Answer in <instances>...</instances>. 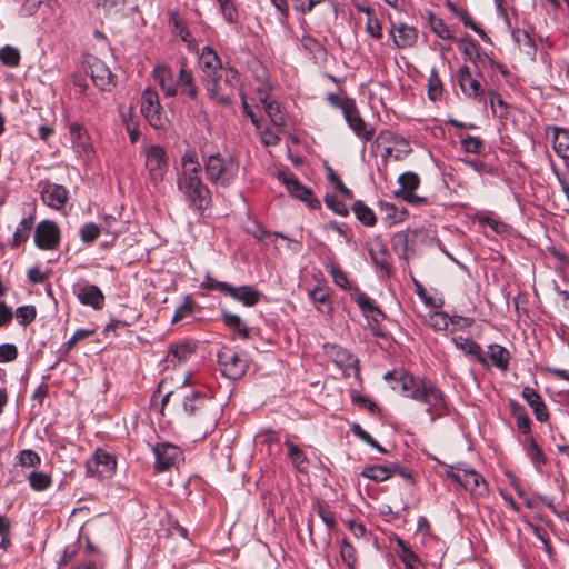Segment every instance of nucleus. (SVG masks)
<instances>
[{
	"label": "nucleus",
	"instance_id": "f257e3e1",
	"mask_svg": "<svg viewBox=\"0 0 569 569\" xmlns=\"http://www.w3.org/2000/svg\"><path fill=\"white\" fill-rule=\"evenodd\" d=\"M393 390H399L402 396L419 401L427 406L426 412L432 416L437 411L439 416L447 411V405L443 392L431 381L426 378H416L410 372L400 370L397 377V383L392 385Z\"/></svg>",
	"mask_w": 569,
	"mask_h": 569
},
{
	"label": "nucleus",
	"instance_id": "f03ea898",
	"mask_svg": "<svg viewBox=\"0 0 569 569\" xmlns=\"http://www.w3.org/2000/svg\"><path fill=\"white\" fill-rule=\"evenodd\" d=\"M177 184L189 208L193 211L202 213L211 206V191L202 181L200 173L192 172V170L180 172Z\"/></svg>",
	"mask_w": 569,
	"mask_h": 569
},
{
	"label": "nucleus",
	"instance_id": "7ed1b4c3",
	"mask_svg": "<svg viewBox=\"0 0 569 569\" xmlns=\"http://www.w3.org/2000/svg\"><path fill=\"white\" fill-rule=\"evenodd\" d=\"M209 99L228 106L231 103L234 91L239 83V73L231 67L226 66L213 76L201 80Z\"/></svg>",
	"mask_w": 569,
	"mask_h": 569
},
{
	"label": "nucleus",
	"instance_id": "20e7f679",
	"mask_svg": "<svg viewBox=\"0 0 569 569\" xmlns=\"http://www.w3.org/2000/svg\"><path fill=\"white\" fill-rule=\"evenodd\" d=\"M203 168L211 183L226 188L236 180L239 172V161L234 156L217 152L203 160Z\"/></svg>",
	"mask_w": 569,
	"mask_h": 569
},
{
	"label": "nucleus",
	"instance_id": "39448f33",
	"mask_svg": "<svg viewBox=\"0 0 569 569\" xmlns=\"http://www.w3.org/2000/svg\"><path fill=\"white\" fill-rule=\"evenodd\" d=\"M169 168V158L163 147L153 144L144 150V169L149 183L158 189Z\"/></svg>",
	"mask_w": 569,
	"mask_h": 569
},
{
	"label": "nucleus",
	"instance_id": "423d86ee",
	"mask_svg": "<svg viewBox=\"0 0 569 569\" xmlns=\"http://www.w3.org/2000/svg\"><path fill=\"white\" fill-rule=\"evenodd\" d=\"M140 111L148 123L157 130H167L170 121L160 104L159 94L152 88H146L141 94Z\"/></svg>",
	"mask_w": 569,
	"mask_h": 569
},
{
	"label": "nucleus",
	"instance_id": "0eeeda50",
	"mask_svg": "<svg viewBox=\"0 0 569 569\" xmlns=\"http://www.w3.org/2000/svg\"><path fill=\"white\" fill-rule=\"evenodd\" d=\"M182 407L189 416H199L201 419H208L212 426L216 425L214 402L207 393L190 390L183 396Z\"/></svg>",
	"mask_w": 569,
	"mask_h": 569
},
{
	"label": "nucleus",
	"instance_id": "6e6552de",
	"mask_svg": "<svg viewBox=\"0 0 569 569\" xmlns=\"http://www.w3.org/2000/svg\"><path fill=\"white\" fill-rule=\"evenodd\" d=\"M456 471H448L447 477L462 488L470 491L473 496L482 497L487 495L488 487L485 478L475 469L467 468L466 465H458Z\"/></svg>",
	"mask_w": 569,
	"mask_h": 569
},
{
	"label": "nucleus",
	"instance_id": "1a4fd4ad",
	"mask_svg": "<svg viewBox=\"0 0 569 569\" xmlns=\"http://www.w3.org/2000/svg\"><path fill=\"white\" fill-rule=\"evenodd\" d=\"M218 363L222 375L229 379H240L247 371L248 365L238 352L229 347H222L218 351Z\"/></svg>",
	"mask_w": 569,
	"mask_h": 569
},
{
	"label": "nucleus",
	"instance_id": "9d476101",
	"mask_svg": "<svg viewBox=\"0 0 569 569\" xmlns=\"http://www.w3.org/2000/svg\"><path fill=\"white\" fill-rule=\"evenodd\" d=\"M277 178L292 197L301 200L311 209L320 208V201L313 197L312 190L303 186L292 172L279 171Z\"/></svg>",
	"mask_w": 569,
	"mask_h": 569
},
{
	"label": "nucleus",
	"instance_id": "9b49d317",
	"mask_svg": "<svg viewBox=\"0 0 569 569\" xmlns=\"http://www.w3.org/2000/svg\"><path fill=\"white\" fill-rule=\"evenodd\" d=\"M343 118L357 138L363 142L370 141L373 138L375 127L363 120L356 103L345 108Z\"/></svg>",
	"mask_w": 569,
	"mask_h": 569
},
{
	"label": "nucleus",
	"instance_id": "f8f14e48",
	"mask_svg": "<svg viewBox=\"0 0 569 569\" xmlns=\"http://www.w3.org/2000/svg\"><path fill=\"white\" fill-rule=\"evenodd\" d=\"M60 242V229L54 221L43 220L34 230V244L41 250H54Z\"/></svg>",
	"mask_w": 569,
	"mask_h": 569
},
{
	"label": "nucleus",
	"instance_id": "ddd939ff",
	"mask_svg": "<svg viewBox=\"0 0 569 569\" xmlns=\"http://www.w3.org/2000/svg\"><path fill=\"white\" fill-rule=\"evenodd\" d=\"M72 292L83 306H89L94 310H101L104 306V295L96 284L79 281L72 286Z\"/></svg>",
	"mask_w": 569,
	"mask_h": 569
},
{
	"label": "nucleus",
	"instance_id": "4468645a",
	"mask_svg": "<svg viewBox=\"0 0 569 569\" xmlns=\"http://www.w3.org/2000/svg\"><path fill=\"white\" fill-rule=\"evenodd\" d=\"M116 458L102 449H97L93 456L87 460V475L91 477H110L116 468Z\"/></svg>",
	"mask_w": 569,
	"mask_h": 569
},
{
	"label": "nucleus",
	"instance_id": "2eb2a0df",
	"mask_svg": "<svg viewBox=\"0 0 569 569\" xmlns=\"http://www.w3.org/2000/svg\"><path fill=\"white\" fill-rule=\"evenodd\" d=\"M152 451L156 458L154 469L158 472L169 470L182 457L181 449L169 442L154 445Z\"/></svg>",
	"mask_w": 569,
	"mask_h": 569
},
{
	"label": "nucleus",
	"instance_id": "dca6fc26",
	"mask_svg": "<svg viewBox=\"0 0 569 569\" xmlns=\"http://www.w3.org/2000/svg\"><path fill=\"white\" fill-rule=\"evenodd\" d=\"M93 84L100 90H109L114 86V74L110 71L109 67L98 58H90L88 61V70Z\"/></svg>",
	"mask_w": 569,
	"mask_h": 569
},
{
	"label": "nucleus",
	"instance_id": "f3484780",
	"mask_svg": "<svg viewBox=\"0 0 569 569\" xmlns=\"http://www.w3.org/2000/svg\"><path fill=\"white\" fill-rule=\"evenodd\" d=\"M457 77L459 87L466 97L479 101L485 97L486 90L482 88L480 81L472 76L468 66H461Z\"/></svg>",
	"mask_w": 569,
	"mask_h": 569
},
{
	"label": "nucleus",
	"instance_id": "a211bd4d",
	"mask_svg": "<svg viewBox=\"0 0 569 569\" xmlns=\"http://www.w3.org/2000/svg\"><path fill=\"white\" fill-rule=\"evenodd\" d=\"M43 203L52 209L60 210L64 207L69 191L66 187L52 182H47L41 192Z\"/></svg>",
	"mask_w": 569,
	"mask_h": 569
},
{
	"label": "nucleus",
	"instance_id": "6ab92c4d",
	"mask_svg": "<svg viewBox=\"0 0 569 569\" xmlns=\"http://www.w3.org/2000/svg\"><path fill=\"white\" fill-rule=\"evenodd\" d=\"M199 66L201 70V80L209 78L226 68L218 53L210 46H204L201 49Z\"/></svg>",
	"mask_w": 569,
	"mask_h": 569
},
{
	"label": "nucleus",
	"instance_id": "aec40b11",
	"mask_svg": "<svg viewBox=\"0 0 569 569\" xmlns=\"http://www.w3.org/2000/svg\"><path fill=\"white\" fill-rule=\"evenodd\" d=\"M390 33L397 48H410L416 44L418 39V30L406 23H392Z\"/></svg>",
	"mask_w": 569,
	"mask_h": 569
},
{
	"label": "nucleus",
	"instance_id": "412c9836",
	"mask_svg": "<svg viewBox=\"0 0 569 569\" xmlns=\"http://www.w3.org/2000/svg\"><path fill=\"white\" fill-rule=\"evenodd\" d=\"M226 296L231 297L246 307H253L260 301L262 295L253 286L244 284L234 287L229 284Z\"/></svg>",
	"mask_w": 569,
	"mask_h": 569
},
{
	"label": "nucleus",
	"instance_id": "4be33fe9",
	"mask_svg": "<svg viewBox=\"0 0 569 569\" xmlns=\"http://www.w3.org/2000/svg\"><path fill=\"white\" fill-rule=\"evenodd\" d=\"M369 256L372 263L379 269L381 277L389 278L391 276V264L387 246L381 241H377L369 249Z\"/></svg>",
	"mask_w": 569,
	"mask_h": 569
},
{
	"label": "nucleus",
	"instance_id": "5701e85b",
	"mask_svg": "<svg viewBox=\"0 0 569 569\" xmlns=\"http://www.w3.org/2000/svg\"><path fill=\"white\" fill-rule=\"evenodd\" d=\"M522 398L532 409L538 421L545 422L549 419L548 408L541 396L531 387H525L521 392Z\"/></svg>",
	"mask_w": 569,
	"mask_h": 569
},
{
	"label": "nucleus",
	"instance_id": "b1692460",
	"mask_svg": "<svg viewBox=\"0 0 569 569\" xmlns=\"http://www.w3.org/2000/svg\"><path fill=\"white\" fill-rule=\"evenodd\" d=\"M153 77L160 84L166 97H174L177 94V81L172 69L166 64L156 66Z\"/></svg>",
	"mask_w": 569,
	"mask_h": 569
},
{
	"label": "nucleus",
	"instance_id": "393cba45",
	"mask_svg": "<svg viewBox=\"0 0 569 569\" xmlns=\"http://www.w3.org/2000/svg\"><path fill=\"white\" fill-rule=\"evenodd\" d=\"M326 349L332 361L340 368H353L357 371L359 370V359L348 349L337 345L326 346Z\"/></svg>",
	"mask_w": 569,
	"mask_h": 569
},
{
	"label": "nucleus",
	"instance_id": "a878e982",
	"mask_svg": "<svg viewBox=\"0 0 569 569\" xmlns=\"http://www.w3.org/2000/svg\"><path fill=\"white\" fill-rule=\"evenodd\" d=\"M70 139L77 151L89 153L91 151L90 137L86 128L77 122L69 126Z\"/></svg>",
	"mask_w": 569,
	"mask_h": 569
},
{
	"label": "nucleus",
	"instance_id": "bb28decb",
	"mask_svg": "<svg viewBox=\"0 0 569 569\" xmlns=\"http://www.w3.org/2000/svg\"><path fill=\"white\" fill-rule=\"evenodd\" d=\"M221 318L223 323L237 333L242 339H249L251 337V329L247 323L236 313H231L224 309L221 310Z\"/></svg>",
	"mask_w": 569,
	"mask_h": 569
},
{
	"label": "nucleus",
	"instance_id": "cd10ccee",
	"mask_svg": "<svg viewBox=\"0 0 569 569\" xmlns=\"http://www.w3.org/2000/svg\"><path fill=\"white\" fill-rule=\"evenodd\" d=\"M452 341L458 349L470 356H473L479 363L488 365L480 345L473 341L471 338L457 336L452 338Z\"/></svg>",
	"mask_w": 569,
	"mask_h": 569
},
{
	"label": "nucleus",
	"instance_id": "c85d7f7f",
	"mask_svg": "<svg viewBox=\"0 0 569 569\" xmlns=\"http://www.w3.org/2000/svg\"><path fill=\"white\" fill-rule=\"evenodd\" d=\"M309 298L312 300L318 311L330 313L332 305L330 301V289L323 286H316L309 291Z\"/></svg>",
	"mask_w": 569,
	"mask_h": 569
},
{
	"label": "nucleus",
	"instance_id": "c756f323",
	"mask_svg": "<svg viewBox=\"0 0 569 569\" xmlns=\"http://www.w3.org/2000/svg\"><path fill=\"white\" fill-rule=\"evenodd\" d=\"M459 49L475 64H485L488 54L481 52L480 46L472 39L462 38L459 40Z\"/></svg>",
	"mask_w": 569,
	"mask_h": 569
},
{
	"label": "nucleus",
	"instance_id": "7c9ffc66",
	"mask_svg": "<svg viewBox=\"0 0 569 569\" xmlns=\"http://www.w3.org/2000/svg\"><path fill=\"white\" fill-rule=\"evenodd\" d=\"M552 147L555 152L562 159L569 160V130L552 127Z\"/></svg>",
	"mask_w": 569,
	"mask_h": 569
},
{
	"label": "nucleus",
	"instance_id": "2f4dec72",
	"mask_svg": "<svg viewBox=\"0 0 569 569\" xmlns=\"http://www.w3.org/2000/svg\"><path fill=\"white\" fill-rule=\"evenodd\" d=\"M525 451L536 470L540 471L546 465L547 458L532 436L526 438Z\"/></svg>",
	"mask_w": 569,
	"mask_h": 569
},
{
	"label": "nucleus",
	"instance_id": "473e14b6",
	"mask_svg": "<svg viewBox=\"0 0 569 569\" xmlns=\"http://www.w3.org/2000/svg\"><path fill=\"white\" fill-rule=\"evenodd\" d=\"M488 357L492 366H495L497 369L502 371L508 369L510 353L505 347L497 343L489 345Z\"/></svg>",
	"mask_w": 569,
	"mask_h": 569
},
{
	"label": "nucleus",
	"instance_id": "72a5a7b5",
	"mask_svg": "<svg viewBox=\"0 0 569 569\" xmlns=\"http://www.w3.org/2000/svg\"><path fill=\"white\" fill-rule=\"evenodd\" d=\"M177 88H181V93L188 96L190 99L198 97V88L194 84L193 74L182 66L179 70V77L177 80Z\"/></svg>",
	"mask_w": 569,
	"mask_h": 569
},
{
	"label": "nucleus",
	"instance_id": "f704fd0d",
	"mask_svg": "<svg viewBox=\"0 0 569 569\" xmlns=\"http://www.w3.org/2000/svg\"><path fill=\"white\" fill-rule=\"evenodd\" d=\"M194 351V346L188 341L171 345L168 350V360L171 363H180L186 361Z\"/></svg>",
	"mask_w": 569,
	"mask_h": 569
},
{
	"label": "nucleus",
	"instance_id": "c9c22d12",
	"mask_svg": "<svg viewBox=\"0 0 569 569\" xmlns=\"http://www.w3.org/2000/svg\"><path fill=\"white\" fill-rule=\"evenodd\" d=\"M398 183L400 188L395 191V196L397 198H401L412 191H416L420 184V179L417 173L408 171L399 176Z\"/></svg>",
	"mask_w": 569,
	"mask_h": 569
},
{
	"label": "nucleus",
	"instance_id": "e433bc0d",
	"mask_svg": "<svg viewBox=\"0 0 569 569\" xmlns=\"http://www.w3.org/2000/svg\"><path fill=\"white\" fill-rule=\"evenodd\" d=\"M284 446L288 449V458L293 467L300 472H307L308 459L305 452L290 440H284Z\"/></svg>",
	"mask_w": 569,
	"mask_h": 569
},
{
	"label": "nucleus",
	"instance_id": "4c0bfd02",
	"mask_svg": "<svg viewBox=\"0 0 569 569\" xmlns=\"http://www.w3.org/2000/svg\"><path fill=\"white\" fill-rule=\"evenodd\" d=\"M395 541L399 548L397 551L398 557L402 561L405 569H416L415 563L420 562L419 557L401 538L397 537Z\"/></svg>",
	"mask_w": 569,
	"mask_h": 569
},
{
	"label": "nucleus",
	"instance_id": "58836bf2",
	"mask_svg": "<svg viewBox=\"0 0 569 569\" xmlns=\"http://www.w3.org/2000/svg\"><path fill=\"white\" fill-rule=\"evenodd\" d=\"M352 211L356 218L366 227L375 226L377 218L372 209H370L362 201L357 200L352 206Z\"/></svg>",
	"mask_w": 569,
	"mask_h": 569
},
{
	"label": "nucleus",
	"instance_id": "ea45409f",
	"mask_svg": "<svg viewBox=\"0 0 569 569\" xmlns=\"http://www.w3.org/2000/svg\"><path fill=\"white\" fill-rule=\"evenodd\" d=\"M261 102L272 124L276 127H283L286 124V120L279 104L276 101L270 100L269 97L261 98Z\"/></svg>",
	"mask_w": 569,
	"mask_h": 569
},
{
	"label": "nucleus",
	"instance_id": "a19ab883",
	"mask_svg": "<svg viewBox=\"0 0 569 569\" xmlns=\"http://www.w3.org/2000/svg\"><path fill=\"white\" fill-rule=\"evenodd\" d=\"M29 485L34 491H44L52 485V478L50 475L42 471H31L28 475Z\"/></svg>",
	"mask_w": 569,
	"mask_h": 569
},
{
	"label": "nucleus",
	"instance_id": "79ce46f5",
	"mask_svg": "<svg viewBox=\"0 0 569 569\" xmlns=\"http://www.w3.org/2000/svg\"><path fill=\"white\" fill-rule=\"evenodd\" d=\"M515 41L517 42L519 49L526 53L527 56L533 58L536 56L537 49L535 41L528 34L527 31L517 30L513 32Z\"/></svg>",
	"mask_w": 569,
	"mask_h": 569
},
{
	"label": "nucleus",
	"instance_id": "37998d69",
	"mask_svg": "<svg viewBox=\"0 0 569 569\" xmlns=\"http://www.w3.org/2000/svg\"><path fill=\"white\" fill-rule=\"evenodd\" d=\"M33 226V218L28 217L23 218L19 224L17 226L13 233V246L18 247L21 243L26 242L29 238L30 231Z\"/></svg>",
	"mask_w": 569,
	"mask_h": 569
},
{
	"label": "nucleus",
	"instance_id": "c03bdc74",
	"mask_svg": "<svg viewBox=\"0 0 569 569\" xmlns=\"http://www.w3.org/2000/svg\"><path fill=\"white\" fill-rule=\"evenodd\" d=\"M428 97L431 101H438L442 97V81L436 68H432L428 79Z\"/></svg>",
	"mask_w": 569,
	"mask_h": 569
},
{
	"label": "nucleus",
	"instance_id": "a18cd8bd",
	"mask_svg": "<svg viewBox=\"0 0 569 569\" xmlns=\"http://www.w3.org/2000/svg\"><path fill=\"white\" fill-rule=\"evenodd\" d=\"M361 477L376 482H382L390 479V468L385 466H370L361 471Z\"/></svg>",
	"mask_w": 569,
	"mask_h": 569
},
{
	"label": "nucleus",
	"instance_id": "49530a36",
	"mask_svg": "<svg viewBox=\"0 0 569 569\" xmlns=\"http://www.w3.org/2000/svg\"><path fill=\"white\" fill-rule=\"evenodd\" d=\"M16 460L17 465L23 468H38L41 465L40 456L31 449L19 451L16 456Z\"/></svg>",
	"mask_w": 569,
	"mask_h": 569
},
{
	"label": "nucleus",
	"instance_id": "de8ad7c7",
	"mask_svg": "<svg viewBox=\"0 0 569 569\" xmlns=\"http://www.w3.org/2000/svg\"><path fill=\"white\" fill-rule=\"evenodd\" d=\"M127 4V0H103L102 3L98 0L97 6L102 7L103 11L109 17H122Z\"/></svg>",
	"mask_w": 569,
	"mask_h": 569
},
{
	"label": "nucleus",
	"instance_id": "09e8293b",
	"mask_svg": "<svg viewBox=\"0 0 569 569\" xmlns=\"http://www.w3.org/2000/svg\"><path fill=\"white\" fill-rule=\"evenodd\" d=\"M429 27L433 33L441 39H452L453 36L449 30L448 26L441 18L436 17L433 13L429 14Z\"/></svg>",
	"mask_w": 569,
	"mask_h": 569
},
{
	"label": "nucleus",
	"instance_id": "8fccbe9b",
	"mask_svg": "<svg viewBox=\"0 0 569 569\" xmlns=\"http://www.w3.org/2000/svg\"><path fill=\"white\" fill-rule=\"evenodd\" d=\"M461 148L465 152L479 154L485 149V142L479 137L466 136L460 139Z\"/></svg>",
	"mask_w": 569,
	"mask_h": 569
},
{
	"label": "nucleus",
	"instance_id": "3c124183",
	"mask_svg": "<svg viewBox=\"0 0 569 569\" xmlns=\"http://www.w3.org/2000/svg\"><path fill=\"white\" fill-rule=\"evenodd\" d=\"M392 248L399 258H407L409 250V232H397L392 238Z\"/></svg>",
	"mask_w": 569,
	"mask_h": 569
},
{
	"label": "nucleus",
	"instance_id": "603ef678",
	"mask_svg": "<svg viewBox=\"0 0 569 569\" xmlns=\"http://www.w3.org/2000/svg\"><path fill=\"white\" fill-rule=\"evenodd\" d=\"M340 556L348 568H355L357 563L356 548L347 538H343L340 543Z\"/></svg>",
	"mask_w": 569,
	"mask_h": 569
},
{
	"label": "nucleus",
	"instance_id": "864d4df0",
	"mask_svg": "<svg viewBox=\"0 0 569 569\" xmlns=\"http://www.w3.org/2000/svg\"><path fill=\"white\" fill-rule=\"evenodd\" d=\"M351 431L357 438L361 439L363 442H366L370 447L377 449L379 452H381V453L387 452V450L383 447H381L379 445V442L375 438L371 437L370 433H368L365 429H362L360 425L353 423L351 427Z\"/></svg>",
	"mask_w": 569,
	"mask_h": 569
},
{
	"label": "nucleus",
	"instance_id": "5fc2aeb1",
	"mask_svg": "<svg viewBox=\"0 0 569 569\" xmlns=\"http://www.w3.org/2000/svg\"><path fill=\"white\" fill-rule=\"evenodd\" d=\"M0 61L8 67H16L20 62V52L17 48L4 46L0 50Z\"/></svg>",
	"mask_w": 569,
	"mask_h": 569
},
{
	"label": "nucleus",
	"instance_id": "6e6d98bb",
	"mask_svg": "<svg viewBox=\"0 0 569 569\" xmlns=\"http://www.w3.org/2000/svg\"><path fill=\"white\" fill-rule=\"evenodd\" d=\"M219 3L220 11L228 23L238 22V10L233 0H216Z\"/></svg>",
	"mask_w": 569,
	"mask_h": 569
},
{
	"label": "nucleus",
	"instance_id": "4d7b16f0",
	"mask_svg": "<svg viewBox=\"0 0 569 569\" xmlns=\"http://www.w3.org/2000/svg\"><path fill=\"white\" fill-rule=\"evenodd\" d=\"M100 236V228L93 222H87L80 228V239L83 243L91 244Z\"/></svg>",
	"mask_w": 569,
	"mask_h": 569
},
{
	"label": "nucleus",
	"instance_id": "13d9d810",
	"mask_svg": "<svg viewBox=\"0 0 569 569\" xmlns=\"http://www.w3.org/2000/svg\"><path fill=\"white\" fill-rule=\"evenodd\" d=\"M351 299L358 305L360 310L367 315L376 306V302L367 296L365 292L360 291L358 288L351 293Z\"/></svg>",
	"mask_w": 569,
	"mask_h": 569
},
{
	"label": "nucleus",
	"instance_id": "bf43d9fd",
	"mask_svg": "<svg viewBox=\"0 0 569 569\" xmlns=\"http://www.w3.org/2000/svg\"><path fill=\"white\" fill-rule=\"evenodd\" d=\"M317 512L329 529L336 527V516L331 508L325 502H318Z\"/></svg>",
	"mask_w": 569,
	"mask_h": 569
},
{
	"label": "nucleus",
	"instance_id": "052dcab7",
	"mask_svg": "<svg viewBox=\"0 0 569 569\" xmlns=\"http://www.w3.org/2000/svg\"><path fill=\"white\" fill-rule=\"evenodd\" d=\"M193 300L190 297L184 298V302L177 307L173 316H172V322H179L182 319L189 317L193 312Z\"/></svg>",
	"mask_w": 569,
	"mask_h": 569
},
{
	"label": "nucleus",
	"instance_id": "680f3d73",
	"mask_svg": "<svg viewBox=\"0 0 569 569\" xmlns=\"http://www.w3.org/2000/svg\"><path fill=\"white\" fill-rule=\"evenodd\" d=\"M37 316V310L33 306H22L17 308L16 317L20 325H29L31 323Z\"/></svg>",
	"mask_w": 569,
	"mask_h": 569
},
{
	"label": "nucleus",
	"instance_id": "e2e57ef3",
	"mask_svg": "<svg viewBox=\"0 0 569 569\" xmlns=\"http://www.w3.org/2000/svg\"><path fill=\"white\" fill-rule=\"evenodd\" d=\"M428 323L432 329L442 331L448 328L449 318L445 312L435 311L429 316Z\"/></svg>",
	"mask_w": 569,
	"mask_h": 569
},
{
	"label": "nucleus",
	"instance_id": "0e129e2a",
	"mask_svg": "<svg viewBox=\"0 0 569 569\" xmlns=\"http://www.w3.org/2000/svg\"><path fill=\"white\" fill-rule=\"evenodd\" d=\"M182 171L192 170V172L200 173L201 164L198 161L196 152L188 151L181 157Z\"/></svg>",
	"mask_w": 569,
	"mask_h": 569
},
{
	"label": "nucleus",
	"instance_id": "69168bd1",
	"mask_svg": "<svg viewBox=\"0 0 569 569\" xmlns=\"http://www.w3.org/2000/svg\"><path fill=\"white\" fill-rule=\"evenodd\" d=\"M486 93L489 97V104L492 110V113L493 114L497 113L496 107H498L500 109L499 116L500 117L505 116L507 113L508 107H507V103L505 102V100L501 98V96L493 90H489Z\"/></svg>",
	"mask_w": 569,
	"mask_h": 569
},
{
	"label": "nucleus",
	"instance_id": "338daca9",
	"mask_svg": "<svg viewBox=\"0 0 569 569\" xmlns=\"http://www.w3.org/2000/svg\"><path fill=\"white\" fill-rule=\"evenodd\" d=\"M461 161L466 166H468L469 168H471L472 170L478 172L479 174H493L495 173V168L490 164H487L483 161L475 160V159H470V158L461 159Z\"/></svg>",
	"mask_w": 569,
	"mask_h": 569
},
{
	"label": "nucleus",
	"instance_id": "774afa93",
	"mask_svg": "<svg viewBox=\"0 0 569 569\" xmlns=\"http://www.w3.org/2000/svg\"><path fill=\"white\" fill-rule=\"evenodd\" d=\"M366 31L367 33L376 39V40H379L382 38V28H381V23L380 21L378 20L377 17L375 16H371V17H368L367 18V22H366Z\"/></svg>",
	"mask_w": 569,
	"mask_h": 569
}]
</instances>
